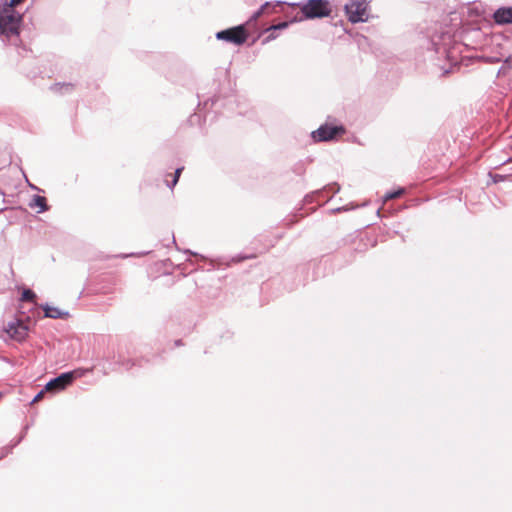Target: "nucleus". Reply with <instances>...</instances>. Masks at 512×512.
Returning <instances> with one entry per match:
<instances>
[{
	"label": "nucleus",
	"mask_w": 512,
	"mask_h": 512,
	"mask_svg": "<svg viewBox=\"0 0 512 512\" xmlns=\"http://www.w3.org/2000/svg\"><path fill=\"white\" fill-rule=\"evenodd\" d=\"M23 0H1L0 2V39L2 42L17 45L22 15L15 6Z\"/></svg>",
	"instance_id": "1"
},
{
	"label": "nucleus",
	"mask_w": 512,
	"mask_h": 512,
	"mask_svg": "<svg viewBox=\"0 0 512 512\" xmlns=\"http://www.w3.org/2000/svg\"><path fill=\"white\" fill-rule=\"evenodd\" d=\"M23 0H1L0 2V39L2 42L17 45L22 15L15 6Z\"/></svg>",
	"instance_id": "2"
},
{
	"label": "nucleus",
	"mask_w": 512,
	"mask_h": 512,
	"mask_svg": "<svg viewBox=\"0 0 512 512\" xmlns=\"http://www.w3.org/2000/svg\"><path fill=\"white\" fill-rule=\"evenodd\" d=\"M300 7V12L291 18V22H301L306 19L324 18L330 16L332 10L328 0H306L289 4Z\"/></svg>",
	"instance_id": "3"
},
{
	"label": "nucleus",
	"mask_w": 512,
	"mask_h": 512,
	"mask_svg": "<svg viewBox=\"0 0 512 512\" xmlns=\"http://www.w3.org/2000/svg\"><path fill=\"white\" fill-rule=\"evenodd\" d=\"M367 7L366 0H351L345 5L344 10L351 23H359L368 20Z\"/></svg>",
	"instance_id": "4"
},
{
	"label": "nucleus",
	"mask_w": 512,
	"mask_h": 512,
	"mask_svg": "<svg viewBox=\"0 0 512 512\" xmlns=\"http://www.w3.org/2000/svg\"><path fill=\"white\" fill-rule=\"evenodd\" d=\"M215 36L216 39L218 40H223L229 43H233L235 45L244 44L248 38V34L243 24L225 30H221L217 32Z\"/></svg>",
	"instance_id": "5"
},
{
	"label": "nucleus",
	"mask_w": 512,
	"mask_h": 512,
	"mask_svg": "<svg viewBox=\"0 0 512 512\" xmlns=\"http://www.w3.org/2000/svg\"><path fill=\"white\" fill-rule=\"evenodd\" d=\"M78 370L65 372L51 379L45 386L46 391L58 392L70 385L77 376H81Z\"/></svg>",
	"instance_id": "6"
},
{
	"label": "nucleus",
	"mask_w": 512,
	"mask_h": 512,
	"mask_svg": "<svg viewBox=\"0 0 512 512\" xmlns=\"http://www.w3.org/2000/svg\"><path fill=\"white\" fill-rule=\"evenodd\" d=\"M4 332L10 339L22 342L28 335V327L22 320L14 319L4 326Z\"/></svg>",
	"instance_id": "7"
},
{
	"label": "nucleus",
	"mask_w": 512,
	"mask_h": 512,
	"mask_svg": "<svg viewBox=\"0 0 512 512\" xmlns=\"http://www.w3.org/2000/svg\"><path fill=\"white\" fill-rule=\"evenodd\" d=\"M343 131L342 127L322 125L317 130L313 131L311 136L314 141L317 142L329 141L334 139L337 134Z\"/></svg>",
	"instance_id": "8"
},
{
	"label": "nucleus",
	"mask_w": 512,
	"mask_h": 512,
	"mask_svg": "<svg viewBox=\"0 0 512 512\" xmlns=\"http://www.w3.org/2000/svg\"><path fill=\"white\" fill-rule=\"evenodd\" d=\"M290 3H286L284 1H267L262 4L248 19L247 23H251L256 21L262 15H270L275 12L276 7L289 5Z\"/></svg>",
	"instance_id": "9"
},
{
	"label": "nucleus",
	"mask_w": 512,
	"mask_h": 512,
	"mask_svg": "<svg viewBox=\"0 0 512 512\" xmlns=\"http://www.w3.org/2000/svg\"><path fill=\"white\" fill-rule=\"evenodd\" d=\"M493 17L497 24L512 23V7H501L497 9Z\"/></svg>",
	"instance_id": "10"
},
{
	"label": "nucleus",
	"mask_w": 512,
	"mask_h": 512,
	"mask_svg": "<svg viewBox=\"0 0 512 512\" xmlns=\"http://www.w3.org/2000/svg\"><path fill=\"white\" fill-rule=\"evenodd\" d=\"M45 317L52 319H63L66 318L69 313L67 311H62L58 307H53L48 304L42 306Z\"/></svg>",
	"instance_id": "11"
},
{
	"label": "nucleus",
	"mask_w": 512,
	"mask_h": 512,
	"mask_svg": "<svg viewBox=\"0 0 512 512\" xmlns=\"http://www.w3.org/2000/svg\"><path fill=\"white\" fill-rule=\"evenodd\" d=\"M30 207H39V213L45 212L48 210V205L46 202V198L40 195H34L32 202L29 204Z\"/></svg>",
	"instance_id": "12"
},
{
	"label": "nucleus",
	"mask_w": 512,
	"mask_h": 512,
	"mask_svg": "<svg viewBox=\"0 0 512 512\" xmlns=\"http://www.w3.org/2000/svg\"><path fill=\"white\" fill-rule=\"evenodd\" d=\"M403 193H404V189L403 188H400V189H398L396 191H393V192H387L384 195L383 200L386 202L388 200L400 197Z\"/></svg>",
	"instance_id": "13"
},
{
	"label": "nucleus",
	"mask_w": 512,
	"mask_h": 512,
	"mask_svg": "<svg viewBox=\"0 0 512 512\" xmlns=\"http://www.w3.org/2000/svg\"><path fill=\"white\" fill-rule=\"evenodd\" d=\"M35 293L30 289H25L22 292L21 300L22 301H33L35 299Z\"/></svg>",
	"instance_id": "14"
},
{
	"label": "nucleus",
	"mask_w": 512,
	"mask_h": 512,
	"mask_svg": "<svg viewBox=\"0 0 512 512\" xmlns=\"http://www.w3.org/2000/svg\"><path fill=\"white\" fill-rule=\"evenodd\" d=\"M291 20L290 21H284V22H281L277 25H272L270 26L267 31H277V30H282V29H285L289 26V24H291Z\"/></svg>",
	"instance_id": "15"
},
{
	"label": "nucleus",
	"mask_w": 512,
	"mask_h": 512,
	"mask_svg": "<svg viewBox=\"0 0 512 512\" xmlns=\"http://www.w3.org/2000/svg\"><path fill=\"white\" fill-rule=\"evenodd\" d=\"M72 84L70 83H63V84H55L53 87H51L53 90L55 91H58V90H62V89H65L66 91H70L72 90Z\"/></svg>",
	"instance_id": "16"
},
{
	"label": "nucleus",
	"mask_w": 512,
	"mask_h": 512,
	"mask_svg": "<svg viewBox=\"0 0 512 512\" xmlns=\"http://www.w3.org/2000/svg\"><path fill=\"white\" fill-rule=\"evenodd\" d=\"M182 170H183V168H182V167L177 168V169L175 170V172H174V178H173V180H172L171 185H169V187H170V188L174 187V186L177 184V182H178V180H179V177H180V174H181Z\"/></svg>",
	"instance_id": "17"
},
{
	"label": "nucleus",
	"mask_w": 512,
	"mask_h": 512,
	"mask_svg": "<svg viewBox=\"0 0 512 512\" xmlns=\"http://www.w3.org/2000/svg\"><path fill=\"white\" fill-rule=\"evenodd\" d=\"M269 32H270V34L263 40L264 43L274 40L277 37V35L275 33L276 31H269Z\"/></svg>",
	"instance_id": "18"
},
{
	"label": "nucleus",
	"mask_w": 512,
	"mask_h": 512,
	"mask_svg": "<svg viewBox=\"0 0 512 512\" xmlns=\"http://www.w3.org/2000/svg\"><path fill=\"white\" fill-rule=\"evenodd\" d=\"M44 391L45 390H41L40 392H38L35 395V397L32 399L31 404H34V403L38 402L43 397Z\"/></svg>",
	"instance_id": "19"
},
{
	"label": "nucleus",
	"mask_w": 512,
	"mask_h": 512,
	"mask_svg": "<svg viewBox=\"0 0 512 512\" xmlns=\"http://www.w3.org/2000/svg\"><path fill=\"white\" fill-rule=\"evenodd\" d=\"M447 57L450 59V60H453L454 61V65L456 66L457 65V61H456V58L454 56H452V51H449L447 53Z\"/></svg>",
	"instance_id": "20"
},
{
	"label": "nucleus",
	"mask_w": 512,
	"mask_h": 512,
	"mask_svg": "<svg viewBox=\"0 0 512 512\" xmlns=\"http://www.w3.org/2000/svg\"><path fill=\"white\" fill-rule=\"evenodd\" d=\"M184 252L189 254V255L198 256V254L196 252H193V251H191L189 249L185 250Z\"/></svg>",
	"instance_id": "21"
},
{
	"label": "nucleus",
	"mask_w": 512,
	"mask_h": 512,
	"mask_svg": "<svg viewBox=\"0 0 512 512\" xmlns=\"http://www.w3.org/2000/svg\"><path fill=\"white\" fill-rule=\"evenodd\" d=\"M336 210H337V211H342V210H343V211H346L347 209H346V208H337Z\"/></svg>",
	"instance_id": "22"
}]
</instances>
